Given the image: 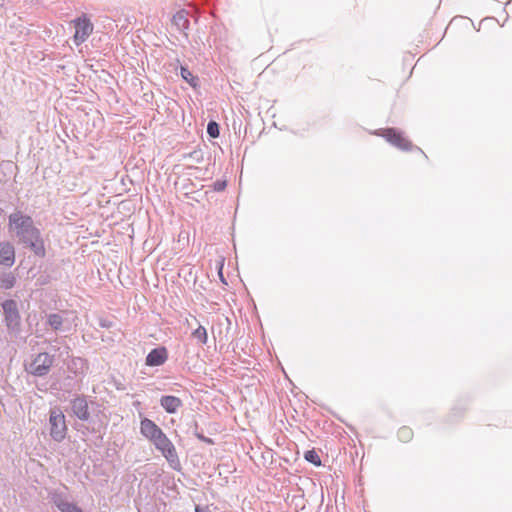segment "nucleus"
Listing matches in <instances>:
<instances>
[{"label":"nucleus","mask_w":512,"mask_h":512,"mask_svg":"<svg viewBox=\"0 0 512 512\" xmlns=\"http://www.w3.org/2000/svg\"><path fill=\"white\" fill-rule=\"evenodd\" d=\"M414 433L409 426H402L397 431L398 439L403 443H408L413 439Z\"/></svg>","instance_id":"ddd939ff"},{"label":"nucleus","mask_w":512,"mask_h":512,"mask_svg":"<svg viewBox=\"0 0 512 512\" xmlns=\"http://www.w3.org/2000/svg\"><path fill=\"white\" fill-rule=\"evenodd\" d=\"M48 323L53 329L57 330L61 327L63 319L59 314H50L48 316Z\"/></svg>","instance_id":"f3484780"},{"label":"nucleus","mask_w":512,"mask_h":512,"mask_svg":"<svg viewBox=\"0 0 512 512\" xmlns=\"http://www.w3.org/2000/svg\"><path fill=\"white\" fill-rule=\"evenodd\" d=\"M9 227L15 232L19 241L30 248L38 257H45L46 249L44 240L41 237L40 230L34 226L30 216L23 215L20 212L9 216Z\"/></svg>","instance_id":"f257e3e1"},{"label":"nucleus","mask_w":512,"mask_h":512,"mask_svg":"<svg viewBox=\"0 0 512 512\" xmlns=\"http://www.w3.org/2000/svg\"><path fill=\"white\" fill-rule=\"evenodd\" d=\"M5 322L10 330H18L20 326V314L17 303L14 300H6L2 303Z\"/></svg>","instance_id":"0eeeda50"},{"label":"nucleus","mask_w":512,"mask_h":512,"mask_svg":"<svg viewBox=\"0 0 512 512\" xmlns=\"http://www.w3.org/2000/svg\"><path fill=\"white\" fill-rule=\"evenodd\" d=\"M416 150L426 158V155L424 154V152L420 148H416Z\"/></svg>","instance_id":"4be33fe9"},{"label":"nucleus","mask_w":512,"mask_h":512,"mask_svg":"<svg viewBox=\"0 0 512 512\" xmlns=\"http://www.w3.org/2000/svg\"><path fill=\"white\" fill-rule=\"evenodd\" d=\"M167 358L168 353L165 347L155 348L147 355L146 364L148 366H159L164 364Z\"/></svg>","instance_id":"6e6552de"},{"label":"nucleus","mask_w":512,"mask_h":512,"mask_svg":"<svg viewBox=\"0 0 512 512\" xmlns=\"http://www.w3.org/2000/svg\"><path fill=\"white\" fill-rule=\"evenodd\" d=\"M207 132L213 138L218 137L219 136L218 124L216 122H210L207 126Z\"/></svg>","instance_id":"aec40b11"},{"label":"nucleus","mask_w":512,"mask_h":512,"mask_svg":"<svg viewBox=\"0 0 512 512\" xmlns=\"http://www.w3.org/2000/svg\"><path fill=\"white\" fill-rule=\"evenodd\" d=\"M140 432L163 455L171 468L174 470L181 468L174 444L155 422L148 418L142 419L140 422Z\"/></svg>","instance_id":"f03ea898"},{"label":"nucleus","mask_w":512,"mask_h":512,"mask_svg":"<svg viewBox=\"0 0 512 512\" xmlns=\"http://www.w3.org/2000/svg\"><path fill=\"white\" fill-rule=\"evenodd\" d=\"M15 262L14 247L8 243H0V264L10 267Z\"/></svg>","instance_id":"1a4fd4ad"},{"label":"nucleus","mask_w":512,"mask_h":512,"mask_svg":"<svg viewBox=\"0 0 512 512\" xmlns=\"http://www.w3.org/2000/svg\"><path fill=\"white\" fill-rule=\"evenodd\" d=\"M172 25L180 32H184L189 26V20L185 11H178L172 18Z\"/></svg>","instance_id":"f8f14e48"},{"label":"nucleus","mask_w":512,"mask_h":512,"mask_svg":"<svg viewBox=\"0 0 512 512\" xmlns=\"http://www.w3.org/2000/svg\"><path fill=\"white\" fill-rule=\"evenodd\" d=\"M16 278L13 275H7L0 280V287L2 289H10L14 286Z\"/></svg>","instance_id":"a211bd4d"},{"label":"nucleus","mask_w":512,"mask_h":512,"mask_svg":"<svg viewBox=\"0 0 512 512\" xmlns=\"http://www.w3.org/2000/svg\"><path fill=\"white\" fill-rule=\"evenodd\" d=\"M160 404L167 413L172 414L182 406V401L178 397L167 395L160 399Z\"/></svg>","instance_id":"9b49d317"},{"label":"nucleus","mask_w":512,"mask_h":512,"mask_svg":"<svg viewBox=\"0 0 512 512\" xmlns=\"http://www.w3.org/2000/svg\"><path fill=\"white\" fill-rule=\"evenodd\" d=\"M304 458H305V460H307L308 462H310L316 466L321 465L320 456L318 455V453L315 450L306 451L304 454Z\"/></svg>","instance_id":"dca6fc26"},{"label":"nucleus","mask_w":512,"mask_h":512,"mask_svg":"<svg viewBox=\"0 0 512 512\" xmlns=\"http://www.w3.org/2000/svg\"><path fill=\"white\" fill-rule=\"evenodd\" d=\"M49 433L56 442H62L67 435V424L65 415L60 409H52L49 413Z\"/></svg>","instance_id":"7ed1b4c3"},{"label":"nucleus","mask_w":512,"mask_h":512,"mask_svg":"<svg viewBox=\"0 0 512 512\" xmlns=\"http://www.w3.org/2000/svg\"><path fill=\"white\" fill-rule=\"evenodd\" d=\"M195 512H211L208 508H199L196 507Z\"/></svg>","instance_id":"412c9836"},{"label":"nucleus","mask_w":512,"mask_h":512,"mask_svg":"<svg viewBox=\"0 0 512 512\" xmlns=\"http://www.w3.org/2000/svg\"><path fill=\"white\" fill-rule=\"evenodd\" d=\"M54 363V357L46 352L37 354L27 367V371L34 376L46 375Z\"/></svg>","instance_id":"20e7f679"},{"label":"nucleus","mask_w":512,"mask_h":512,"mask_svg":"<svg viewBox=\"0 0 512 512\" xmlns=\"http://www.w3.org/2000/svg\"><path fill=\"white\" fill-rule=\"evenodd\" d=\"M75 27L74 43L79 46L84 43L93 32V24L87 15L83 14L72 22Z\"/></svg>","instance_id":"39448f33"},{"label":"nucleus","mask_w":512,"mask_h":512,"mask_svg":"<svg viewBox=\"0 0 512 512\" xmlns=\"http://www.w3.org/2000/svg\"><path fill=\"white\" fill-rule=\"evenodd\" d=\"M379 135L385 138L389 143L398 149L404 151L413 149L412 142L408 140L402 132L394 128L384 129Z\"/></svg>","instance_id":"423d86ee"},{"label":"nucleus","mask_w":512,"mask_h":512,"mask_svg":"<svg viewBox=\"0 0 512 512\" xmlns=\"http://www.w3.org/2000/svg\"><path fill=\"white\" fill-rule=\"evenodd\" d=\"M58 507L62 512H82V510L75 504L69 502H62L58 505Z\"/></svg>","instance_id":"6ab92c4d"},{"label":"nucleus","mask_w":512,"mask_h":512,"mask_svg":"<svg viewBox=\"0 0 512 512\" xmlns=\"http://www.w3.org/2000/svg\"><path fill=\"white\" fill-rule=\"evenodd\" d=\"M192 336L197 339L201 344H206L208 341L207 330L203 326H199L192 332Z\"/></svg>","instance_id":"2eb2a0df"},{"label":"nucleus","mask_w":512,"mask_h":512,"mask_svg":"<svg viewBox=\"0 0 512 512\" xmlns=\"http://www.w3.org/2000/svg\"><path fill=\"white\" fill-rule=\"evenodd\" d=\"M181 77L188 82L193 88H196L198 86V78L194 76L191 71H189L186 67H181L180 70Z\"/></svg>","instance_id":"4468645a"},{"label":"nucleus","mask_w":512,"mask_h":512,"mask_svg":"<svg viewBox=\"0 0 512 512\" xmlns=\"http://www.w3.org/2000/svg\"><path fill=\"white\" fill-rule=\"evenodd\" d=\"M72 410L80 420H87L90 416L88 402L84 397H77L72 401Z\"/></svg>","instance_id":"9d476101"}]
</instances>
